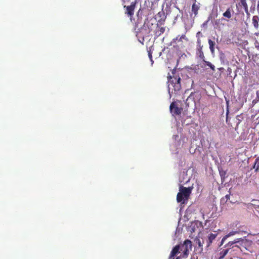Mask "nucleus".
<instances>
[{"instance_id": "393cba45", "label": "nucleus", "mask_w": 259, "mask_h": 259, "mask_svg": "<svg viewBox=\"0 0 259 259\" xmlns=\"http://www.w3.org/2000/svg\"><path fill=\"white\" fill-rule=\"evenodd\" d=\"M230 199V195L227 194L224 197L222 198V201H225L227 202Z\"/></svg>"}, {"instance_id": "9d476101", "label": "nucleus", "mask_w": 259, "mask_h": 259, "mask_svg": "<svg viewBox=\"0 0 259 259\" xmlns=\"http://www.w3.org/2000/svg\"><path fill=\"white\" fill-rule=\"evenodd\" d=\"M252 24L255 29L259 28V17L257 15H254L252 18Z\"/></svg>"}, {"instance_id": "c756f323", "label": "nucleus", "mask_w": 259, "mask_h": 259, "mask_svg": "<svg viewBox=\"0 0 259 259\" xmlns=\"http://www.w3.org/2000/svg\"><path fill=\"white\" fill-rule=\"evenodd\" d=\"M226 239H227V238H226L225 236H224V237L222 238V241H221V245H222L224 243V242H225V241Z\"/></svg>"}, {"instance_id": "f8f14e48", "label": "nucleus", "mask_w": 259, "mask_h": 259, "mask_svg": "<svg viewBox=\"0 0 259 259\" xmlns=\"http://www.w3.org/2000/svg\"><path fill=\"white\" fill-rule=\"evenodd\" d=\"M233 12L232 9L230 7L228 8L227 10L223 14L224 17L228 19H231L232 17L231 13Z\"/></svg>"}, {"instance_id": "e433bc0d", "label": "nucleus", "mask_w": 259, "mask_h": 259, "mask_svg": "<svg viewBox=\"0 0 259 259\" xmlns=\"http://www.w3.org/2000/svg\"><path fill=\"white\" fill-rule=\"evenodd\" d=\"M254 34L256 36H258L259 35V32H255Z\"/></svg>"}, {"instance_id": "a211bd4d", "label": "nucleus", "mask_w": 259, "mask_h": 259, "mask_svg": "<svg viewBox=\"0 0 259 259\" xmlns=\"http://www.w3.org/2000/svg\"><path fill=\"white\" fill-rule=\"evenodd\" d=\"M228 251H229V249H225V250H223V251H222L220 252V259L223 258L226 255V254L228 253Z\"/></svg>"}, {"instance_id": "2eb2a0df", "label": "nucleus", "mask_w": 259, "mask_h": 259, "mask_svg": "<svg viewBox=\"0 0 259 259\" xmlns=\"http://www.w3.org/2000/svg\"><path fill=\"white\" fill-rule=\"evenodd\" d=\"M147 25L148 27H147V28H148V29L149 30H150L151 34H152V33L153 32V31H154L153 30L154 27H156V28L158 27V24L154 25L153 23H150V22L149 21V20H148V24H147Z\"/></svg>"}, {"instance_id": "7c9ffc66", "label": "nucleus", "mask_w": 259, "mask_h": 259, "mask_svg": "<svg viewBox=\"0 0 259 259\" xmlns=\"http://www.w3.org/2000/svg\"><path fill=\"white\" fill-rule=\"evenodd\" d=\"M256 98L259 100V90L256 91Z\"/></svg>"}, {"instance_id": "ea45409f", "label": "nucleus", "mask_w": 259, "mask_h": 259, "mask_svg": "<svg viewBox=\"0 0 259 259\" xmlns=\"http://www.w3.org/2000/svg\"><path fill=\"white\" fill-rule=\"evenodd\" d=\"M198 43H200V40H198Z\"/></svg>"}, {"instance_id": "f257e3e1", "label": "nucleus", "mask_w": 259, "mask_h": 259, "mask_svg": "<svg viewBox=\"0 0 259 259\" xmlns=\"http://www.w3.org/2000/svg\"><path fill=\"white\" fill-rule=\"evenodd\" d=\"M192 187H185L180 186L179 188V192L177 194V201L178 203L185 204L189 199L190 194H191Z\"/></svg>"}, {"instance_id": "20e7f679", "label": "nucleus", "mask_w": 259, "mask_h": 259, "mask_svg": "<svg viewBox=\"0 0 259 259\" xmlns=\"http://www.w3.org/2000/svg\"><path fill=\"white\" fill-rule=\"evenodd\" d=\"M180 246V250L183 253V257H187L189 253V252L192 250V242L190 240L187 239L185 240L184 243Z\"/></svg>"}, {"instance_id": "f03ea898", "label": "nucleus", "mask_w": 259, "mask_h": 259, "mask_svg": "<svg viewBox=\"0 0 259 259\" xmlns=\"http://www.w3.org/2000/svg\"><path fill=\"white\" fill-rule=\"evenodd\" d=\"M168 78L169 82L168 85V92L171 96V94H177L181 90V78L179 76H174L173 78L169 76Z\"/></svg>"}, {"instance_id": "f704fd0d", "label": "nucleus", "mask_w": 259, "mask_h": 259, "mask_svg": "<svg viewBox=\"0 0 259 259\" xmlns=\"http://www.w3.org/2000/svg\"><path fill=\"white\" fill-rule=\"evenodd\" d=\"M165 19H161L160 20H158V22L160 23L161 21L164 22Z\"/></svg>"}, {"instance_id": "1a4fd4ad", "label": "nucleus", "mask_w": 259, "mask_h": 259, "mask_svg": "<svg viewBox=\"0 0 259 259\" xmlns=\"http://www.w3.org/2000/svg\"><path fill=\"white\" fill-rule=\"evenodd\" d=\"M238 5L242 6L246 14L249 15L246 0H240V3L236 4V7Z\"/></svg>"}, {"instance_id": "0eeeda50", "label": "nucleus", "mask_w": 259, "mask_h": 259, "mask_svg": "<svg viewBox=\"0 0 259 259\" xmlns=\"http://www.w3.org/2000/svg\"><path fill=\"white\" fill-rule=\"evenodd\" d=\"M200 8V4L197 3V4H193L191 8V13L190 14V16L194 19L198 14V11Z\"/></svg>"}, {"instance_id": "5701e85b", "label": "nucleus", "mask_w": 259, "mask_h": 259, "mask_svg": "<svg viewBox=\"0 0 259 259\" xmlns=\"http://www.w3.org/2000/svg\"><path fill=\"white\" fill-rule=\"evenodd\" d=\"M199 57L201 59H202L203 61H204V60H204L205 57H204V55L203 54V51L201 50H200L199 51Z\"/></svg>"}, {"instance_id": "4c0bfd02", "label": "nucleus", "mask_w": 259, "mask_h": 259, "mask_svg": "<svg viewBox=\"0 0 259 259\" xmlns=\"http://www.w3.org/2000/svg\"><path fill=\"white\" fill-rule=\"evenodd\" d=\"M176 259H181L180 256H178Z\"/></svg>"}, {"instance_id": "dca6fc26", "label": "nucleus", "mask_w": 259, "mask_h": 259, "mask_svg": "<svg viewBox=\"0 0 259 259\" xmlns=\"http://www.w3.org/2000/svg\"><path fill=\"white\" fill-rule=\"evenodd\" d=\"M208 44L209 46L210 52L212 53H213L214 52V46L215 44V42L209 39H208Z\"/></svg>"}, {"instance_id": "473e14b6", "label": "nucleus", "mask_w": 259, "mask_h": 259, "mask_svg": "<svg viewBox=\"0 0 259 259\" xmlns=\"http://www.w3.org/2000/svg\"><path fill=\"white\" fill-rule=\"evenodd\" d=\"M257 13L259 15V1H258L257 2Z\"/></svg>"}, {"instance_id": "7ed1b4c3", "label": "nucleus", "mask_w": 259, "mask_h": 259, "mask_svg": "<svg viewBox=\"0 0 259 259\" xmlns=\"http://www.w3.org/2000/svg\"><path fill=\"white\" fill-rule=\"evenodd\" d=\"M147 24H148V18L145 20L143 26L137 31V35L139 37H142L143 39L144 37H149L152 35L150 30H149L147 28V27H148Z\"/></svg>"}, {"instance_id": "2f4dec72", "label": "nucleus", "mask_w": 259, "mask_h": 259, "mask_svg": "<svg viewBox=\"0 0 259 259\" xmlns=\"http://www.w3.org/2000/svg\"><path fill=\"white\" fill-rule=\"evenodd\" d=\"M162 15H163V14L162 12H159L157 14V16H158L159 17H161Z\"/></svg>"}, {"instance_id": "58836bf2", "label": "nucleus", "mask_w": 259, "mask_h": 259, "mask_svg": "<svg viewBox=\"0 0 259 259\" xmlns=\"http://www.w3.org/2000/svg\"><path fill=\"white\" fill-rule=\"evenodd\" d=\"M174 71H175V69H174V70H172V74H174Z\"/></svg>"}, {"instance_id": "4be33fe9", "label": "nucleus", "mask_w": 259, "mask_h": 259, "mask_svg": "<svg viewBox=\"0 0 259 259\" xmlns=\"http://www.w3.org/2000/svg\"><path fill=\"white\" fill-rule=\"evenodd\" d=\"M220 19H216L214 21V25L215 26V28L220 27Z\"/></svg>"}, {"instance_id": "9b49d317", "label": "nucleus", "mask_w": 259, "mask_h": 259, "mask_svg": "<svg viewBox=\"0 0 259 259\" xmlns=\"http://www.w3.org/2000/svg\"><path fill=\"white\" fill-rule=\"evenodd\" d=\"M217 234L210 233L208 236V240L207 241V247H209L213 241L216 238Z\"/></svg>"}, {"instance_id": "412c9836", "label": "nucleus", "mask_w": 259, "mask_h": 259, "mask_svg": "<svg viewBox=\"0 0 259 259\" xmlns=\"http://www.w3.org/2000/svg\"><path fill=\"white\" fill-rule=\"evenodd\" d=\"M238 233V232L237 231H232V232H230L229 233H228V234H227L226 235H225V236L227 238L229 237L233 236Z\"/></svg>"}, {"instance_id": "a878e982", "label": "nucleus", "mask_w": 259, "mask_h": 259, "mask_svg": "<svg viewBox=\"0 0 259 259\" xmlns=\"http://www.w3.org/2000/svg\"><path fill=\"white\" fill-rule=\"evenodd\" d=\"M254 46L256 50L259 51V41L256 40L254 42Z\"/></svg>"}, {"instance_id": "c9c22d12", "label": "nucleus", "mask_w": 259, "mask_h": 259, "mask_svg": "<svg viewBox=\"0 0 259 259\" xmlns=\"http://www.w3.org/2000/svg\"><path fill=\"white\" fill-rule=\"evenodd\" d=\"M192 1L193 2V4H197V2L196 0H192Z\"/></svg>"}, {"instance_id": "f3484780", "label": "nucleus", "mask_w": 259, "mask_h": 259, "mask_svg": "<svg viewBox=\"0 0 259 259\" xmlns=\"http://www.w3.org/2000/svg\"><path fill=\"white\" fill-rule=\"evenodd\" d=\"M253 168L255 169V172H257L259 170V157L255 159Z\"/></svg>"}, {"instance_id": "4468645a", "label": "nucleus", "mask_w": 259, "mask_h": 259, "mask_svg": "<svg viewBox=\"0 0 259 259\" xmlns=\"http://www.w3.org/2000/svg\"><path fill=\"white\" fill-rule=\"evenodd\" d=\"M158 30H154L153 31L154 35H155L156 36L158 37L160 36L161 34L163 33L165 31V27H158Z\"/></svg>"}, {"instance_id": "39448f33", "label": "nucleus", "mask_w": 259, "mask_h": 259, "mask_svg": "<svg viewBox=\"0 0 259 259\" xmlns=\"http://www.w3.org/2000/svg\"><path fill=\"white\" fill-rule=\"evenodd\" d=\"M169 110L172 115H180L183 111L182 107H179L175 102H172L169 106Z\"/></svg>"}, {"instance_id": "aec40b11", "label": "nucleus", "mask_w": 259, "mask_h": 259, "mask_svg": "<svg viewBox=\"0 0 259 259\" xmlns=\"http://www.w3.org/2000/svg\"><path fill=\"white\" fill-rule=\"evenodd\" d=\"M239 240L237 239V240L234 241H230L228 242L226 245L225 247H231L234 244L238 242Z\"/></svg>"}, {"instance_id": "a19ab883", "label": "nucleus", "mask_w": 259, "mask_h": 259, "mask_svg": "<svg viewBox=\"0 0 259 259\" xmlns=\"http://www.w3.org/2000/svg\"><path fill=\"white\" fill-rule=\"evenodd\" d=\"M197 259H198V258H197Z\"/></svg>"}, {"instance_id": "ddd939ff", "label": "nucleus", "mask_w": 259, "mask_h": 259, "mask_svg": "<svg viewBox=\"0 0 259 259\" xmlns=\"http://www.w3.org/2000/svg\"><path fill=\"white\" fill-rule=\"evenodd\" d=\"M219 174L222 182H224L226 178L227 172L222 167L219 168Z\"/></svg>"}, {"instance_id": "72a5a7b5", "label": "nucleus", "mask_w": 259, "mask_h": 259, "mask_svg": "<svg viewBox=\"0 0 259 259\" xmlns=\"http://www.w3.org/2000/svg\"><path fill=\"white\" fill-rule=\"evenodd\" d=\"M179 38H178V37H177L176 38H174V39H172V42H175L177 40H178V41H179Z\"/></svg>"}, {"instance_id": "b1692460", "label": "nucleus", "mask_w": 259, "mask_h": 259, "mask_svg": "<svg viewBox=\"0 0 259 259\" xmlns=\"http://www.w3.org/2000/svg\"><path fill=\"white\" fill-rule=\"evenodd\" d=\"M148 57L152 64L153 63V61L152 60V53L151 52V50L148 51Z\"/></svg>"}, {"instance_id": "6ab92c4d", "label": "nucleus", "mask_w": 259, "mask_h": 259, "mask_svg": "<svg viewBox=\"0 0 259 259\" xmlns=\"http://www.w3.org/2000/svg\"><path fill=\"white\" fill-rule=\"evenodd\" d=\"M204 62L207 66L209 67L212 69V71H215V66L213 64H212L210 62L204 60Z\"/></svg>"}, {"instance_id": "cd10ccee", "label": "nucleus", "mask_w": 259, "mask_h": 259, "mask_svg": "<svg viewBox=\"0 0 259 259\" xmlns=\"http://www.w3.org/2000/svg\"><path fill=\"white\" fill-rule=\"evenodd\" d=\"M259 101V100H258L256 98L254 99L252 101V104L253 105H254L255 104H256Z\"/></svg>"}, {"instance_id": "6e6552de", "label": "nucleus", "mask_w": 259, "mask_h": 259, "mask_svg": "<svg viewBox=\"0 0 259 259\" xmlns=\"http://www.w3.org/2000/svg\"><path fill=\"white\" fill-rule=\"evenodd\" d=\"M180 250V245H177L175 246L172 249L168 259H174V256L176 255V254L179 252Z\"/></svg>"}, {"instance_id": "bb28decb", "label": "nucleus", "mask_w": 259, "mask_h": 259, "mask_svg": "<svg viewBox=\"0 0 259 259\" xmlns=\"http://www.w3.org/2000/svg\"><path fill=\"white\" fill-rule=\"evenodd\" d=\"M195 241L198 243L199 247L202 246V244L201 243V241H200V239L199 238H196L195 239Z\"/></svg>"}, {"instance_id": "423d86ee", "label": "nucleus", "mask_w": 259, "mask_h": 259, "mask_svg": "<svg viewBox=\"0 0 259 259\" xmlns=\"http://www.w3.org/2000/svg\"><path fill=\"white\" fill-rule=\"evenodd\" d=\"M137 4V2L135 1L131 3L130 6H124V8H126V11L125 13L127 14V15L131 17H133L134 14V11L136 7V5Z\"/></svg>"}, {"instance_id": "c85d7f7f", "label": "nucleus", "mask_w": 259, "mask_h": 259, "mask_svg": "<svg viewBox=\"0 0 259 259\" xmlns=\"http://www.w3.org/2000/svg\"><path fill=\"white\" fill-rule=\"evenodd\" d=\"M186 37V36L185 34H183L181 35V36L179 38V41H181L182 40V39H184Z\"/></svg>"}]
</instances>
